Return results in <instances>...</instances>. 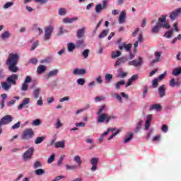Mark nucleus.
Segmentation results:
<instances>
[{
    "label": "nucleus",
    "mask_w": 181,
    "mask_h": 181,
    "mask_svg": "<svg viewBox=\"0 0 181 181\" xmlns=\"http://www.w3.org/2000/svg\"><path fill=\"white\" fill-rule=\"evenodd\" d=\"M19 62V54L11 53L9 54L8 58L6 62V64L8 67L9 71L11 73H17L19 70V68L16 66Z\"/></svg>",
    "instance_id": "obj_1"
},
{
    "label": "nucleus",
    "mask_w": 181,
    "mask_h": 181,
    "mask_svg": "<svg viewBox=\"0 0 181 181\" xmlns=\"http://www.w3.org/2000/svg\"><path fill=\"white\" fill-rule=\"evenodd\" d=\"M19 78V76L18 74H11L8 77L6 78V81L1 82V88L5 91H8L9 88L12 87V86H16V81Z\"/></svg>",
    "instance_id": "obj_2"
},
{
    "label": "nucleus",
    "mask_w": 181,
    "mask_h": 181,
    "mask_svg": "<svg viewBox=\"0 0 181 181\" xmlns=\"http://www.w3.org/2000/svg\"><path fill=\"white\" fill-rule=\"evenodd\" d=\"M33 153H35V148L30 147L28 150L23 153V160H24V162L30 160V159H32V156H33Z\"/></svg>",
    "instance_id": "obj_3"
},
{
    "label": "nucleus",
    "mask_w": 181,
    "mask_h": 181,
    "mask_svg": "<svg viewBox=\"0 0 181 181\" xmlns=\"http://www.w3.org/2000/svg\"><path fill=\"white\" fill-rule=\"evenodd\" d=\"M35 136V132H33V129H26L21 136L22 139L28 140L33 138Z\"/></svg>",
    "instance_id": "obj_4"
},
{
    "label": "nucleus",
    "mask_w": 181,
    "mask_h": 181,
    "mask_svg": "<svg viewBox=\"0 0 181 181\" xmlns=\"http://www.w3.org/2000/svg\"><path fill=\"white\" fill-rule=\"evenodd\" d=\"M97 122L98 124H103V122H106L108 124L110 122V115L107 113H103L102 115H98Z\"/></svg>",
    "instance_id": "obj_5"
},
{
    "label": "nucleus",
    "mask_w": 181,
    "mask_h": 181,
    "mask_svg": "<svg viewBox=\"0 0 181 181\" xmlns=\"http://www.w3.org/2000/svg\"><path fill=\"white\" fill-rule=\"evenodd\" d=\"M168 16L162 15L159 18L158 21L156 23H158L160 26L163 28H165V29H170V25H169V23L166 22V18ZM165 23V24H163Z\"/></svg>",
    "instance_id": "obj_6"
},
{
    "label": "nucleus",
    "mask_w": 181,
    "mask_h": 181,
    "mask_svg": "<svg viewBox=\"0 0 181 181\" xmlns=\"http://www.w3.org/2000/svg\"><path fill=\"white\" fill-rule=\"evenodd\" d=\"M13 121V117L11 115H6L0 119V125H8Z\"/></svg>",
    "instance_id": "obj_7"
},
{
    "label": "nucleus",
    "mask_w": 181,
    "mask_h": 181,
    "mask_svg": "<svg viewBox=\"0 0 181 181\" xmlns=\"http://www.w3.org/2000/svg\"><path fill=\"white\" fill-rule=\"evenodd\" d=\"M180 13H181V8H178L173 12L170 13L169 18H170L171 21H176Z\"/></svg>",
    "instance_id": "obj_8"
},
{
    "label": "nucleus",
    "mask_w": 181,
    "mask_h": 181,
    "mask_svg": "<svg viewBox=\"0 0 181 181\" xmlns=\"http://www.w3.org/2000/svg\"><path fill=\"white\" fill-rule=\"evenodd\" d=\"M29 103H30V98H25L21 104L19 105L18 110H22L23 108H28L29 107Z\"/></svg>",
    "instance_id": "obj_9"
},
{
    "label": "nucleus",
    "mask_w": 181,
    "mask_h": 181,
    "mask_svg": "<svg viewBox=\"0 0 181 181\" xmlns=\"http://www.w3.org/2000/svg\"><path fill=\"white\" fill-rule=\"evenodd\" d=\"M162 55V52H156L154 53L155 59L151 61L150 63L151 66H153V64L156 63H159L160 62V56Z\"/></svg>",
    "instance_id": "obj_10"
},
{
    "label": "nucleus",
    "mask_w": 181,
    "mask_h": 181,
    "mask_svg": "<svg viewBox=\"0 0 181 181\" xmlns=\"http://www.w3.org/2000/svg\"><path fill=\"white\" fill-rule=\"evenodd\" d=\"M129 59L127 57H122L116 61L114 66L115 67H118V66H121L122 64H124V63H126V62H128Z\"/></svg>",
    "instance_id": "obj_11"
},
{
    "label": "nucleus",
    "mask_w": 181,
    "mask_h": 181,
    "mask_svg": "<svg viewBox=\"0 0 181 181\" xmlns=\"http://www.w3.org/2000/svg\"><path fill=\"white\" fill-rule=\"evenodd\" d=\"M129 66H134V67H138V66H141L142 65V58L139 57V61L136 62V60H132L129 62L128 63Z\"/></svg>",
    "instance_id": "obj_12"
},
{
    "label": "nucleus",
    "mask_w": 181,
    "mask_h": 181,
    "mask_svg": "<svg viewBox=\"0 0 181 181\" xmlns=\"http://www.w3.org/2000/svg\"><path fill=\"white\" fill-rule=\"evenodd\" d=\"M158 93L161 98L166 95V86L165 85H162L158 87Z\"/></svg>",
    "instance_id": "obj_13"
},
{
    "label": "nucleus",
    "mask_w": 181,
    "mask_h": 181,
    "mask_svg": "<svg viewBox=\"0 0 181 181\" xmlns=\"http://www.w3.org/2000/svg\"><path fill=\"white\" fill-rule=\"evenodd\" d=\"M86 69H78V68H76L74 71H73V74L74 76H83L84 74H86Z\"/></svg>",
    "instance_id": "obj_14"
},
{
    "label": "nucleus",
    "mask_w": 181,
    "mask_h": 181,
    "mask_svg": "<svg viewBox=\"0 0 181 181\" xmlns=\"http://www.w3.org/2000/svg\"><path fill=\"white\" fill-rule=\"evenodd\" d=\"M139 77V76H138V74L133 75L126 83V87H129V86H132V83H134V81H136Z\"/></svg>",
    "instance_id": "obj_15"
},
{
    "label": "nucleus",
    "mask_w": 181,
    "mask_h": 181,
    "mask_svg": "<svg viewBox=\"0 0 181 181\" xmlns=\"http://www.w3.org/2000/svg\"><path fill=\"white\" fill-rule=\"evenodd\" d=\"M86 34V28H82L78 30L76 36L78 39H81L84 37V35Z\"/></svg>",
    "instance_id": "obj_16"
},
{
    "label": "nucleus",
    "mask_w": 181,
    "mask_h": 181,
    "mask_svg": "<svg viewBox=\"0 0 181 181\" xmlns=\"http://www.w3.org/2000/svg\"><path fill=\"white\" fill-rule=\"evenodd\" d=\"M75 21H78V17H74L72 18H70L69 17L64 18L63 19L64 23H73Z\"/></svg>",
    "instance_id": "obj_17"
},
{
    "label": "nucleus",
    "mask_w": 181,
    "mask_h": 181,
    "mask_svg": "<svg viewBox=\"0 0 181 181\" xmlns=\"http://www.w3.org/2000/svg\"><path fill=\"white\" fill-rule=\"evenodd\" d=\"M169 86L170 87H179V86H180V82L176 81L175 78H172L170 81Z\"/></svg>",
    "instance_id": "obj_18"
},
{
    "label": "nucleus",
    "mask_w": 181,
    "mask_h": 181,
    "mask_svg": "<svg viewBox=\"0 0 181 181\" xmlns=\"http://www.w3.org/2000/svg\"><path fill=\"white\" fill-rule=\"evenodd\" d=\"M127 16V13L125 11H122L119 16V23H124L125 17Z\"/></svg>",
    "instance_id": "obj_19"
},
{
    "label": "nucleus",
    "mask_w": 181,
    "mask_h": 181,
    "mask_svg": "<svg viewBox=\"0 0 181 181\" xmlns=\"http://www.w3.org/2000/svg\"><path fill=\"white\" fill-rule=\"evenodd\" d=\"M151 121H152V115H148L145 124V129H149V127H151Z\"/></svg>",
    "instance_id": "obj_20"
},
{
    "label": "nucleus",
    "mask_w": 181,
    "mask_h": 181,
    "mask_svg": "<svg viewBox=\"0 0 181 181\" xmlns=\"http://www.w3.org/2000/svg\"><path fill=\"white\" fill-rule=\"evenodd\" d=\"M46 70H47V68L43 65H40L38 66L37 69V74H42L43 73H45V71H46Z\"/></svg>",
    "instance_id": "obj_21"
},
{
    "label": "nucleus",
    "mask_w": 181,
    "mask_h": 181,
    "mask_svg": "<svg viewBox=\"0 0 181 181\" xmlns=\"http://www.w3.org/2000/svg\"><path fill=\"white\" fill-rule=\"evenodd\" d=\"M160 28H163L156 23V25H154L151 29V33H158L160 30Z\"/></svg>",
    "instance_id": "obj_22"
},
{
    "label": "nucleus",
    "mask_w": 181,
    "mask_h": 181,
    "mask_svg": "<svg viewBox=\"0 0 181 181\" xmlns=\"http://www.w3.org/2000/svg\"><path fill=\"white\" fill-rule=\"evenodd\" d=\"M74 160L78 163V168H81V163H83V162L81 161V157H80V156H75Z\"/></svg>",
    "instance_id": "obj_23"
},
{
    "label": "nucleus",
    "mask_w": 181,
    "mask_h": 181,
    "mask_svg": "<svg viewBox=\"0 0 181 181\" xmlns=\"http://www.w3.org/2000/svg\"><path fill=\"white\" fill-rule=\"evenodd\" d=\"M57 73H59L58 69H54L53 71H49V74L47 75V80H49V77L57 76Z\"/></svg>",
    "instance_id": "obj_24"
},
{
    "label": "nucleus",
    "mask_w": 181,
    "mask_h": 181,
    "mask_svg": "<svg viewBox=\"0 0 181 181\" xmlns=\"http://www.w3.org/2000/svg\"><path fill=\"white\" fill-rule=\"evenodd\" d=\"M134 138V134L133 133H127V136L124 140V144H128V142L131 141V139Z\"/></svg>",
    "instance_id": "obj_25"
},
{
    "label": "nucleus",
    "mask_w": 181,
    "mask_h": 181,
    "mask_svg": "<svg viewBox=\"0 0 181 181\" xmlns=\"http://www.w3.org/2000/svg\"><path fill=\"white\" fill-rule=\"evenodd\" d=\"M95 13H101L103 11H104V8H103V6L101 4H98L95 7Z\"/></svg>",
    "instance_id": "obj_26"
},
{
    "label": "nucleus",
    "mask_w": 181,
    "mask_h": 181,
    "mask_svg": "<svg viewBox=\"0 0 181 181\" xmlns=\"http://www.w3.org/2000/svg\"><path fill=\"white\" fill-rule=\"evenodd\" d=\"M54 30V28L53 25H49L48 27H46L45 28V33H49V35H52L53 33V30Z\"/></svg>",
    "instance_id": "obj_27"
},
{
    "label": "nucleus",
    "mask_w": 181,
    "mask_h": 181,
    "mask_svg": "<svg viewBox=\"0 0 181 181\" xmlns=\"http://www.w3.org/2000/svg\"><path fill=\"white\" fill-rule=\"evenodd\" d=\"M153 110H157L158 111H160L162 110V106L159 104H155L150 107V111H153Z\"/></svg>",
    "instance_id": "obj_28"
},
{
    "label": "nucleus",
    "mask_w": 181,
    "mask_h": 181,
    "mask_svg": "<svg viewBox=\"0 0 181 181\" xmlns=\"http://www.w3.org/2000/svg\"><path fill=\"white\" fill-rule=\"evenodd\" d=\"M108 32H110V30H103L102 33L99 35V39H104L105 36L108 35Z\"/></svg>",
    "instance_id": "obj_29"
},
{
    "label": "nucleus",
    "mask_w": 181,
    "mask_h": 181,
    "mask_svg": "<svg viewBox=\"0 0 181 181\" xmlns=\"http://www.w3.org/2000/svg\"><path fill=\"white\" fill-rule=\"evenodd\" d=\"M45 139H46V137L45 136L37 137L35 141V144L36 145H39V144H42Z\"/></svg>",
    "instance_id": "obj_30"
},
{
    "label": "nucleus",
    "mask_w": 181,
    "mask_h": 181,
    "mask_svg": "<svg viewBox=\"0 0 181 181\" xmlns=\"http://www.w3.org/2000/svg\"><path fill=\"white\" fill-rule=\"evenodd\" d=\"M122 54L121 51L112 52V59H117V57H119Z\"/></svg>",
    "instance_id": "obj_31"
},
{
    "label": "nucleus",
    "mask_w": 181,
    "mask_h": 181,
    "mask_svg": "<svg viewBox=\"0 0 181 181\" xmlns=\"http://www.w3.org/2000/svg\"><path fill=\"white\" fill-rule=\"evenodd\" d=\"M64 141H60L55 143V148H64Z\"/></svg>",
    "instance_id": "obj_32"
},
{
    "label": "nucleus",
    "mask_w": 181,
    "mask_h": 181,
    "mask_svg": "<svg viewBox=\"0 0 181 181\" xmlns=\"http://www.w3.org/2000/svg\"><path fill=\"white\" fill-rule=\"evenodd\" d=\"M39 94H40V88H37L33 91V97L35 100L39 98Z\"/></svg>",
    "instance_id": "obj_33"
},
{
    "label": "nucleus",
    "mask_w": 181,
    "mask_h": 181,
    "mask_svg": "<svg viewBox=\"0 0 181 181\" xmlns=\"http://www.w3.org/2000/svg\"><path fill=\"white\" fill-rule=\"evenodd\" d=\"M181 74V67L176 68L173 71V76H180Z\"/></svg>",
    "instance_id": "obj_34"
},
{
    "label": "nucleus",
    "mask_w": 181,
    "mask_h": 181,
    "mask_svg": "<svg viewBox=\"0 0 181 181\" xmlns=\"http://www.w3.org/2000/svg\"><path fill=\"white\" fill-rule=\"evenodd\" d=\"M76 47H84V40H78L76 43Z\"/></svg>",
    "instance_id": "obj_35"
},
{
    "label": "nucleus",
    "mask_w": 181,
    "mask_h": 181,
    "mask_svg": "<svg viewBox=\"0 0 181 181\" xmlns=\"http://www.w3.org/2000/svg\"><path fill=\"white\" fill-rule=\"evenodd\" d=\"M124 84H125V81L124 80L117 82L115 85V88L117 90H119V88H121V86H124Z\"/></svg>",
    "instance_id": "obj_36"
},
{
    "label": "nucleus",
    "mask_w": 181,
    "mask_h": 181,
    "mask_svg": "<svg viewBox=\"0 0 181 181\" xmlns=\"http://www.w3.org/2000/svg\"><path fill=\"white\" fill-rule=\"evenodd\" d=\"M118 73H119V76L121 78H124V77H127V76H128V73L127 72H122V69H119L118 70Z\"/></svg>",
    "instance_id": "obj_37"
},
{
    "label": "nucleus",
    "mask_w": 181,
    "mask_h": 181,
    "mask_svg": "<svg viewBox=\"0 0 181 181\" xmlns=\"http://www.w3.org/2000/svg\"><path fill=\"white\" fill-rule=\"evenodd\" d=\"M76 47V45L72 42H70L69 44H68V51L70 52H73V50H74Z\"/></svg>",
    "instance_id": "obj_38"
},
{
    "label": "nucleus",
    "mask_w": 181,
    "mask_h": 181,
    "mask_svg": "<svg viewBox=\"0 0 181 181\" xmlns=\"http://www.w3.org/2000/svg\"><path fill=\"white\" fill-rule=\"evenodd\" d=\"M107 107V106L105 105H103L100 107L98 112H97V115H100L103 114V112L104 111V110H105V108Z\"/></svg>",
    "instance_id": "obj_39"
},
{
    "label": "nucleus",
    "mask_w": 181,
    "mask_h": 181,
    "mask_svg": "<svg viewBox=\"0 0 181 181\" xmlns=\"http://www.w3.org/2000/svg\"><path fill=\"white\" fill-rule=\"evenodd\" d=\"M35 173L37 175V176H41V175H45V170L40 168L37 170H35Z\"/></svg>",
    "instance_id": "obj_40"
},
{
    "label": "nucleus",
    "mask_w": 181,
    "mask_h": 181,
    "mask_svg": "<svg viewBox=\"0 0 181 181\" xmlns=\"http://www.w3.org/2000/svg\"><path fill=\"white\" fill-rule=\"evenodd\" d=\"M105 78L107 83H111V80H112V74H107L105 76Z\"/></svg>",
    "instance_id": "obj_41"
},
{
    "label": "nucleus",
    "mask_w": 181,
    "mask_h": 181,
    "mask_svg": "<svg viewBox=\"0 0 181 181\" xmlns=\"http://www.w3.org/2000/svg\"><path fill=\"white\" fill-rule=\"evenodd\" d=\"M59 33L57 34L58 36H60L62 35H63V33H67V30H64V28H63L62 26H60L59 28Z\"/></svg>",
    "instance_id": "obj_42"
},
{
    "label": "nucleus",
    "mask_w": 181,
    "mask_h": 181,
    "mask_svg": "<svg viewBox=\"0 0 181 181\" xmlns=\"http://www.w3.org/2000/svg\"><path fill=\"white\" fill-rule=\"evenodd\" d=\"M76 83L78 84V86H84V84H86V80H84L83 78H80L77 79Z\"/></svg>",
    "instance_id": "obj_43"
},
{
    "label": "nucleus",
    "mask_w": 181,
    "mask_h": 181,
    "mask_svg": "<svg viewBox=\"0 0 181 181\" xmlns=\"http://www.w3.org/2000/svg\"><path fill=\"white\" fill-rule=\"evenodd\" d=\"M132 49V44H124V50H126V52H131V50Z\"/></svg>",
    "instance_id": "obj_44"
},
{
    "label": "nucleus",
    "mask_w": 181,
    "mask_h": 181,
    "mask_svg": "<svg viewBox=\"0 0 181 181\" xmlns=\"http://www.w3.org/2000/svg\"><path fill=\"white\" fill-rule=\"evenodd\" d=\"M67 13V11L64 8H61L59 10V14L61 15V16H64Z\"/></svg>",
    "instance_id": "obj_45"
},
{
    "label": "nucleus",
    "mask_w": 181,
    "mask_h": 181,
    "mask_svg": "<svg viewBox=\"0 0 181 181\" xmlns=\"http://www.w3.org/2000/svg\"><path fill=\"white\" fill-rule=\"evenodd\" d=\"M28 89H29V85L28 83H25V82H23L22 87H21V90L22 91H28Z\"/></svg>",
    "instance_id": "obj_46"
},
{
    "label": "nucleus",
    "mask_w": 181,
    "mask_h": 181,
    "mask_svg": "<svg viewBox=\"0 0 181 181\" xmlns=\"http://www.w3.org/2000/svg\"><path fill=\"white\" fill-rule=\"evenodd\" d=\"M158 81H159L157 78H156L153 80L152 86H153V88H156V87H158V86H159V83H158Z\"/></svg>",
    "instance_id": "obj_47"
},
{
    "label": "nucleus",
    "mask_w": 181,
    "mask_h": 181,
    "mask_svg": "<svg viewBox=\"0 0 181 181\" xmlns=\"http://www.w3.org/2000/svg\"><path fill=\"white\" fill-rule=\"evenodd\" d=\"M172 33H173V29L170 30L168 32L165 33V37H168V39H170V37H172Z\"/></svg>",
    "instance_id": "obj_48"
},
{
    "label": "nucleus",
    "mask_w": 181,
    "mask_h": 181,
    "mask_svg": "<svg viewBox=\"0 0 181 181\" xmlns=\"http://www.w3.org/2000/svg\"><path fill=\"white\" fill-rule=\"evenodd\" d=\"M38 168H42V163L40 161L37 160L33 165L34 169H37Z\"/></svg>",
    "instance_id": "obj_49"
},
{
    "label": "nucleus",
    "mask_w": 181,
    "mask_h": 181,
    "mask_svg": "<svg viewBox=\"0 0 181 181\" xmlns=\"http://www.w3.org/2000/svg\"><path fill=\"white\" fill-rule=\"evenodd\" d=\"M55 159V155L53 153L52 155L50 156V157L47 160V163H53L54 162Z\"/></svg>",
    "instance_id": "obj_50"
},
{
    "label": "nucleus",
    "mask_w": 181,
    "mask_h": 181,
    "mask_svg": "<svg viewBox=\"0 0 181 181\" xmlns=\"http://www.w3.org/2000/svg\"><path fill=\"white\" fill-rule=\"evenodd\" d=\"M90 163L92 165H97L98 163V158H93L90 160Z\"/></svg>",
    "instance_id": "obj_51"
},
{
    "label": "nucleus",
    "mask_w": 181,
    "mask_h": 181,
    "mask_svg": "<svg viewBox=\"0 0 181 181\" xmlns=\"http://www.w3.org/2000/svg\"><path fill=\"white\" fill-rule=\"evenodd\" d=\"M66 169H67V170H74V169H77V165H66Z\"/></svg>",
    "instance_id": "obj_52"
},
{
    "label": "nucleus",
    "mask_w": 181,
    "mask_h": 181,
    "mask_svg": "<svg viewBox=\"0 0 181 181\" xmlns=\"http://www.w3.org/2000/svg\"><path fill=\"white\" fill-rule=\"evenodd\" d=\"M11 35L9 34V32L5 31L3 34H1V38L3 39H8Z\"/></svg>",
    "instance_id": "obj_53"
},
{
    "label": "nucleus",
    "mask_w": 181,
    "mask_h": 181,
    "mask_svg": "<svg viewBox=\"0 0 181 181\" xmlns=\"http://www.w3.org/2000/svg\"><path fill=\"white\" fill-rule=\"evenodd\" d=\"M65 156L62 155L60 156L59 160H58L57 165L58 166H62V164L63 163V160H64Z\"/></svg>",
    "instance_id": "obj_54"
},
{
    "label": "nucleus",
    "mask_w": 181,
    "mask_h": 181,
    "mask_svg": "<svg viewBox=\"0 0 181 181\" xmlns=\"http://www.w3.org/2000/svg\"><path fill=\"white\" fill-rule=\"evenodd\" d=\"M90 53V49H85L83 53H82V56H83V57L85 59H87V57H88V54Z\"/></svg>",
    "instance_id": "obj_55"
},
{
    "label": "nucleus",
    "mask_w": 181,
    "mask_h": 181,
    "mask_svg": "<svg viewBox=\"0 0 181 181\" xmlns=\"http://www.w3.org/2000/svg\"><path fill=\"white\" fill-rule=\"evenodd\" d=\"M104 100H105V97L104 96L95 98V103H99L100 101H104Z\"/></svg>",
    "instance_id": "obj_56"
},
{
    "label": "nucleus",
    "mask_w": 181,
    "mask_h": 181,
    "mask_svg": "<svg viewBox=\"0 0 181 181\" xmlns=\"http://www.w3.org/2000/svg\"><path fill=\"white\" fill-rule=\"evenodd\" d=\"M165 76H166V72H164L163 74L159 75L156 78L158 79V81H160L163 80V78H165Z\"/></svg>",
    "instance_id": "obj_57"
},
{
    "label": "nucleus",
    "mask_w": 181,
    "mask_h": 181,
    "mask_svg": "<svg viewBox=\"0 0 181 181\" xmlns=\"http://www.w3.org/2000/svg\"><path fill=\"white\" fill-rule=\"evenodd\" d=\"M142 127V121L140 120L138 124H137V126L136 127V132H138V131H139V129H141Z\"/></svg>",
    "instance_id": "obj_58"
},
{
    "label": "nucleus",
    "mask_w": 181,
    "mask_h": 181,
    "mask_svg": "<svg viewBox=\"0 0 181 181\" xmlns=\"http://www.w3.org/2000/svg\"><path fill=\"white\" fill-rule=\"evenodd\" d=\"M24 83L25 84H28L29 83H32V78L30 76H26L25 79L24 81Z\"/></svg>",
    "instance_id": "obj_59"
},
{
    "label": "nucleus",
    "mask_w": 181,
    "mask_h": 181,
    "mask_svg": "<svg viewBox=\"0 0 181 181\" xmlns=\"http://www.w3.org/2000/svg\"><path fill=\"white\" fill-rule=\"evenodd\" d=\"M33 125H35V127H39V125H40V119H35L33 122Z\"/></svg>",
    "instance_id": "obj_60"
},
{
    "label": "nucleus",
    "mask_w": 181,
    "mask_h": 181,
    "mask_svg": "<svg viewBox=\"0 0 181 181\" xmlns=\"http://www.w3.org/2000/svg\"><path fill=\"white\" fill-rule=\"evenodd\" d=\"M50 37H52V34H49L47 33H45V36H44V40L45 41H47L50 39Z\"/></svg>",
    "instance_id": "obj_61"
},
{
    "label": "nucleus",
    "mask_w": 181,
    "mask_h": 181,
    "mask_svg": "<svg viewBox=\"0 0 181 181\" xmlns=\"http://www.w3.org/2000/svg\"><path fill=\"white\" fill-rule=\"evenodd\" d=\"M12 5H13V3H12V2H7L4 6V9H8V8H11V6H12Z\"/></svg>",
    "instance_id": "obj_62"
},
{
    "label": "nucleus",
    "mask_w": 181,
    "mask_h": 181,
    "mask_svg": "<svg viewBox=\"0 0 181 181\" xmlns=\"http://www.w3.org/2000/svg\"><path fill=\"white\" fill-rule=\"evenodd\" d=\"M21 127V122H18L14 125L12 126V129H18Z\"/></svg>",
    "instance_id": "obj_63"
},
{
    "label": "nucleus",
    "mask_w": 181,
    "mask_h": 181,
    "mask_svg": "<svg viewBox=\"0 0 181 181\" xmlns=\"http://www.w3.org/2000/svg\"><path fill=\"white\" fill-rule=\"evenodd\" d=\"M37 46H39V41H36L33 44V46L31 47V50H35V49H36Z\"/></svg>",
    "instance_id": "obj_64"
}]
</instances>
